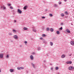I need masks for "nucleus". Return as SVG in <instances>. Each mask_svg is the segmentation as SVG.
Here are the masks:
<instances>
[{
	"mask_svg": "<svg viewBox=\"0 0 74 74\" xmlns=\"http://www.w3.org/2000/svg\"><path fill=\"white\" fill-rule=\"evenodd\" d=\"M13 32H16V30H15L14 29H13Z\"/></svg>",
	"mask_w": 74,
	"mask_h": 74,
	"instance_id": "obj_24",
	"label": "nucleus"
},
{
	"mask_svg": "<svg viewBox=\"0 0 74 74\" xmlns=\"http://www.w3.org/2000/svg\"><path fill=\"white\" fill-rule=\"evenodd\" d=\"M17 69L18 70L24 69V67H18L17 68Z\"/></svg>",
	"mask_w": 74,
	"mask_h": 74,
	"instance_id": "obj_1",
	"label": "nucleus"
},
{
	"mask_svg": "<svg viewBox=\"0 0 74 74\" xmlns=\"http://www.w3.org/2000/svg\"><path fill=\"white\" fill-rule=\"evenodd\" d=\"M11 5L10 4H8V6H11Z\"/></svg>",
	"mask_w": 74,
	"mask_h": 74,
	"instance_id": "obj_35",
	"label": "nucleus"
},
{
	"mask_svg": "<svg viewBox=\"0 0 74 74\" xmlns=\"http://www.w3.org/2000/svg\"><path fill=\"white\" fill-rule=\"evenodd\" d=\"M3 7L4 9L5 10V9L6 8L5 7V6H3Z\"/></svg>",
	"mask_w": 74,
	"mask_h": 74,
	"instance_id": "obj_30",
	"label": "nucleus"
},
{
	"mask_svg": "<svg viewBox=\"0 0 74 74\" xmlns=\"http://www.w3.org/2000/svg\"><path fill=\"white\" fill-rule=\"evenodd\" d=\"M27 7V5H26L23 8L24 10H26Z\"/></svg>",
	"mask_w": 74,
	"mask_h": 74,
	"instance_id": "obj_9",
	"label": "nucleus"
},
{
	"mask_svg": "<svg viewBox=\"0 0 74 74\" xmlns=\"http://www.w3.org/2000/svg\"><path fill=\"white\" fill-rule=\"evenodd\" d=\"M49 16H53V15H52V14H49Z\"/></svg>",
	"mask_w": 74,
	"mask_h": 74,
	"instance_id": "obj_21",
	"label": "nucleus"
},
{
	"mask_svg": "<svg viewBox=\"0 0 74 74\" xmlns=\"http://www.w3.org/2000/svg\"><path fill=\"white\" fill-rule=\"evenodd\" d=\"M55 69H56V70H58V69H59V68H58V67H57L55 68Z\"/></svg>",
	"mask_w": 74,
	"mask_h": 74,
	"instance_id": "obj_28",
	"label": "nucleus"
},
{
	"mask_svg": "<svg viewBox=\"0 0 74 74\" xmlns=\"http://www.w3.org/2000/svg\"><path fill=\"white\" fill-rule=\"evenodd\" d=\"M61 25H63V23H61Z\"/></svg>",
	"mask_w": 74,
	"mask_h": 74,
	"instance_id": "obj_40",
	"label": "nucleus"
},
{
	"mask_svg": "<svg viewBox=\"0 0 74 74\" xmlns=\"http://www.w3.org/2000/svg\"><path fill=\"white\" fill-rule=\"evenodd\" d=\"M70 70L71 71L74 70V67L72 66H70L69 67Z\"/></svg>",
	"mask_w": 74,
	"mask_h": 74,
	"instance_id": "obj_2",
	"label": "nucleus"
},
{
	"mask_svg": "<svg viewBox=\"0 0 74 74\" xmlns=\"http://www.w3.org/2000/svg\"><path fill=\"white\" fill-rule=\"evenodd\" d=\"M66 31L68 33H70V30L68 29H66Z\"/></svg>",
	"mask_w": 74,
	"mask_h": 74,
	"instance_id": "obj_4",
	"label": "nucleus"
},
{
	"mask_svg": "<svg viewBox=\"0 0 74 74\" xmlns=\"http://www.w3.org/2000/svg\"><path fill=\"white\" fill-rule=\"evenodd\" d=\"M41 18H42V19H45V17H44V16H43V17L42 16Z\"/></svg>",
	"mask_w": 74,
	"mask_h": 74,
	"instance_id": "obj_27",
	"label": "nucleus"
},
{
	"mask_svg": "<svg viewBox=\"0 0 74 74\" xmlns=\"http://www.w3.org/2000/svg\"><path fill=\"white\" fill-rule=\"evenodd\" d=\"M71 25H73L72 24H71Z\"/></svg>",
	"mask_w": 74,
	"mask_h": 74,
	"instance_id": "obj_44",
	"label": "nucleus"
},
{
	"mask_svg": "<svg viewBox=\"0 0 74 74\" xmlns=\"http://www.w3.org/2000/svg\"><path fill=\"white\" fill-rule=\"evenodd\" d=\"M25 44H26V43H27V41H25Z\"/></svg>",
	"mask_w": 74,
	"mask_h": 74,
	"instance_id": "obj_36",
	"label": "nucleus"
},
{
	"mask_svg": "<svg viewBox=\"0 0 74 74\" xmlns=\"http://www.w3.org/2000/svg\"><path fill=\"white\" fill-rule=\"evenodd\" d=\"M61 57L62 58H64L65 57V56H64V55H62V56Z\"/></svg>",
	"mask_w": 74,
	"mask_h": 74,
	"instance_id": "obj_18",
	"label": "nucleus"
},
{
	"mask_svg": "<svg viewBox=\"0 0 74 74\" xmlns=\"http://www.w3.org/2000/svg\"><path fill=\"white\" fill-rule=\"evenodd\" d=\"M54 7H58V5H56V4H55L54 5Z\"/></svg>",
	"mask_w": 74,
	"mask_h": 74,
	"instance_id": "obj_20",
	"label": "nucleus"
},
{
	"mask_svg": "<svg viewBox=\"0 0 74 74\" xmlns=\"http://www.w3.org/2000/svg\"><path fill=\"white\" fill-rule=\"evenodd\" d=\"M32 65L33 66V67L34 68V65L33 64H32Z\"/></svg>",
	"mask_w": 74,
	"mask_h": 74,
	"instance_id": "obj_26",
	"label": "nucleus"
},
{
	"mask_svg": "<svg viewBox=\"0 0 74 74\" xmlns=\"http://www.w3.org/2000/svg\"><path fill=\"white\" fill-rule=\"evenodd\" d=\"M42 37H45L46 35H45V34H42Z\"/></svg>",
	"mask_w": 74,
	"mask_h": 74,
	"instance_id": "obj_23",
	"label": "nucleus"
},
{
	"mask_svg": "<svg viewBox=\"0 0 74 74\" xmlns=\"http://www.w3.org/2000/svg\"><path fill=\"white\" fill-rule=\"evenodd\" d=\"M51 70H53V68H51Z\"/></svg>",
	"mask_w": 74,
	"mask_h": 74,
	"instance_id": "obj_39",
	"label": "nucleus"
},
{
	"mask_svg": "<svg viewBox=\"0 0 74 74\" xmlns=\"http://www.w3.org/2000/svg\"><path fill=\"white\" fill-rule=\"evenodd\" d=\"M72 45H74V42L73 41H71L70 42Z\"/></svg>",
	"mask_w": 74,
	"mask_h": 74,
	"instance_id": "obj_3",
	"label": "nucleus"
},
{
	"mask_svg": "<svg viewBox=\"0 0 74 74\" xmlns=\"http://www.w3.org/2000/svg\"><path fill=\"white\" fill-rule=\"evenodd\" d=\"M10 72H13V71H14V70H13V69H10Z\"/></svg>",
	"mask_w": 74,
	"mask_h": 74,
	"instance_id": "obj_13",
	"label": "nucleus"
},
{
	"mask_svg": "<svg viewBox=\"0 0 74 74\" xmlns=\"http://www.w3.org/2000/svg\"><path fill=\"white\" fill-rule=\"evenodd\" d=\"M10 8H11V9H14V8H13L12 6H10Z\"/></svg>",
	"mask_w": 74,
	"mask_h": 74,
	"instance_id": "obj_29",
	"label": "nucleus"
},
{
	"mask_svg": "<svg viewBox=\"0 0 74 74\" xmlns=\"http://www.w3.org/2000/svg\"><path fill=\"white\" fill-rule=\"evenodd\" d=\"M0 73H1V70H0Z\"/></svg>",
	"mask_w": 74,
	"mask_h": 74,
	"instance_id": "obj_43",
	"label": "nucleus"
},
{
	"mask_svg": "<svg viewBox=\"0 0 74 74\" xmlns=\"http://www.w3.org/2000/svg\"><path fill=\"white\" fill-rule=\"evenodd\" d=\"M58 3L59 4H61V2H60V1Z\"/></svg>",
	"mask_w": 74,
	"mask_h": 74,
	"instance_id": "obj_32",
	"label": "nucleus"
},
{
	"mask_svg": "<svg viewBox=\"0 0 74 74\" xmlns=\"http://www.w3.org/2000/svg\"><path fill=\"white\" fill-rule=\"evenodd\" d=\"M59 33H60V32H59L58 31L57 32V34H59Z\"/></svg>",
	"mask_w": 74,
	"mask_h": 74,
	"instance_id": "obj_22",
	"label": "nucleus"
},
{
	"mask_svg": "<svg viewBox=\"0 0 74 74\" xmlns=\"http://www.w3.org/2000/svg\"><path fill=\"white\" fill-rule=\"evenodd\" d=\"M18 12L19 13V14H21V13H22V11L21 10H20V9H18Z\"/></svg>",
	"mask_w": 74,
	"mask_h": 74,
	"instance_id": "obj_6",
	"label": "nucleus"
},
{
	"mask_svg": "<svg viewBox=\"0 0 74 74\" xmlns=\"http://www.w3.org/2000/svg\"><path fill=\"white\" fill-rule=\"evenodd\" d=\"M65 14L66 15H68L69 14V13H68V12H67V11L65 12Z\"/></svg>",
	"mask_w": 74,
	"mask_h": 74,
	"instance_id": "obj_19",
	"label": "nucleus"
},
{
	"mask_svg": "<svg viewBox=\"0 0 74 74\" xmlns=\"http://www.w3.org/2000/svg\"><path fill=\"white\" fill-rule=\"evenodd\" d=\"M20 47H22V46H20Z\"/></svg>",
	"mask_w": 74,
	"mask_h": 74,
	"instance_id": "obj_45",
	"label": "nucleus"
},
{
	"mask_svg": "<svg viewBox=\"0 0 74 74\" xmlns=\"http://www.w3.org/2000/svg\"><path fill=\"white\" fill-rule=\"evenodd\" d=\"M61 16H64V14L63 13H62L61 14Z\"/></svg>",
	"mask_w": 74,
	"mask_h": 74,
	"instance_id": "obj_17",
	"label": "nucleus"
},
{
	"mask_svg": "<svg viewBox=\"0 0 74 74\" xmlns=\"http://www.w3.org/2000/svg\"><path fill=\"white\" fill-rule=\"evenodd\" d=\"M71 54L69 55V56H71Z\"/></svg>",
	"mask_w": 74,
	"mask_h": 74,
	"instance_id": "obj_41",
	"label": "nucleus"
},
{
	"mask_svg": "<svg viewBox=\"0 0 74 74\" xmlns=\"http://www.w3.org/2000/svg\"><path fill=\"white\" fill-rule=\"evenodd\" d=\"M67 64H72V61H69L68 62H67Z\"/></svg>",
	"mask_w": 74,
	"mask_h": 74,
	"instance_id": "obj_7",
	"label": "nucleus"
},
{
	"mask_svg": "<svg viewBox=\"0 0 74 74\" xmlns=\"http://www.w3.org/2000/svg\"><path fill=\"white\" fill-rule=\"evenodd\" d=\"M32 54H33V55H34V54H35V53H32Z\"/></svg>",
	"mask_w": 74,
	"mask_h": 74,
	"instance_id": "obj_37",
	"label": "nucleus"
},
{
	"mask_svg": "<svg viewBox=\"0 0 74 74\" xmlns=\"http://www.w3.org/2000/svg\"><path fill=\"white\" fill-rule=\"evenodd\" d=\"M23 29H24V30H27V29H28L27 28H26V27H24L23 28Z\"/></svg>",
	"mask_w": 74,
	"mask_h": 74,
	"instance_id": "obj_11",
	"label": "nucleus"
},
{
	"mask_svg": "<svg viewBox=\"0 0 74 74\" xmlns=\"http://www.w3.org/2000/svg\"><path fill=\"white\" fill-rule=\"evenodd\" d=\"M65 1H67V0H65Z\"/></svg>",
	"mask_w": 74,
	"mask_h": 74,
	"instance_id": "obj_42",
	"label": "nucleus"
},
{
	"mask_svg": "<svg viewBox=\"0 0 74 74\" xmlns=\"http://www.w3.org/2000/svg\"><path fill=\"white\" fill-rule=\"evenodd\" d=\"M46 30H47V31L48 32L49 31V28H48V27H47L46 28Z\"/></svg>",
	"mask_w": 74,
	"mask_h": 74,
	"instance_id": "obj_14",
	"label": "nucleus"
},
{
	"mask_svg": "<svg viewBox=\"0 0 74 74\" xmlns=\"http://www.w3.org/2000/svg\"><path fill=\"white\" fill-rule=\"evenodd\" d=\"M12 33H8V35L9 36H12Z\"/></svg>",
	"mask_w": 74,
	"mask_h": 74,
	"instance_id": "obj_16",
	"label": "nucleus"
},
{
	"mask_svg": "<svg viewBox=\"0 0 74 74\" xmlns=\"http://www.w3.org/2000/svg\"><path fill=\"white\" fill-rule=\"evenodd\" d=\"M40 40H43V38H40Z\"/></svg>",
	"mask_w": 74,
	"mask_h": 74,
	"instance_id": "obj_34",
	"label": "nucleus"
},
{
	"mask_svg": "<svg viewBox=\"0 0 74 74\" xmlns=\"http://www.w3.org/2000/svg\"><path fill=\"white\" fill-rule=\"evenodd\" d=\"M60 30H62L63 29V28H62V27H61V28H60Z\"/></svg>",
	"mask_w": 74,
	"mask_h": 74,
	"instance_id": "obj_31",
	"label": "nucleus"
},
{
	"mask_svg": "<svg viewBox=\"0 0 74 74\" xmlns=\"http://www.w3.org/2000/svg\"><path fill=\"white\" fill-rule=\"evenodd\" d=\"M33 31L34 32H36V29H34V30H33Z\"/></svg>",
	"mask_w": 74,
	"mask_h": 74,
	"instance_id": "obj_25",
	"label": "nucleus"
},
{
	"mask_svg": "<svg viewBox=\"0 0 74 74\" xmlns=\"http://www.w3.org/2000/svg\"><path fill=\"white\" fill-rule=\"evenodd\" d=\"M13 38L15 39H17V38H18V36H17V35H14L13 36Z\"/></svg>",
	"mask_w": 74,
	"mask_h": 74,
	"instance_id": "obj_5",
	"label": "nucleus"
},
{
	"mask_svg": "<svg viewBox=\"0 0 74 74\" xmlns=\"http://www.w3.org/2000/svg\"><path fill=\"white\" fill-rule=\"evenodd\" d=\"M0 57L1 58H3V54H1L0 55Z\"/></svg>",
	"mask_w": 74,
	"mask_h": 74,
	"instance_id": "obj_8",
	"label": "nucleus"
},
{
	"mask_svg": "<svg viewBox=\"0 0 74 74\" xmlns=\"http://www.w3.org/2000/svg\"><path fill=\"white\" fill-rule=\"evenodd\" d=\"M16 22V20L14 21V23H15V22Z\"/></svg>",
	"mask_w": 74,
	"mask_h": 74,
	"instance_id": "obj_38",
	"label": "nucleus"
},
{
	"mask_svg": "<svg viewBox=\"0 0 74 74\" xmlns=\"http://www.w3.org/2000/svg\"><path fill=\"white\" fill-rule=\"evenodd\" d=\"M30 57L32 60H33V56L31 55L30 56Z\"/></svg>",
	"mask_w": 74,
	"mask_h": 74,
	"instance_id": "obj_12",
	"label": "nucleus"
},
{
	"mask_svg": "<svg viewBox=\"0 0 74 74\" xmlns=\"http://www.w3.org/2000/svg\"><path fill=\"white\" fill-rule=\"evenodd\" d=\"M50 31L51 32H53V29L52 28H51L50 29Z\"/></svg>",
	"mask_w": 74,
	"mask_h": 74,
	"instance_id": "obj_15",
	"label": "nucleus"
},
{
	"mask_svg": "<svg viewBox=\"0 0 74 74\" xmlns=\"http://www.w3.org/2000/svg\"><path fill=\"white\" fill-rule=\"evenodd\" d=\"M6 58H8V55H7L6 56Z\"/></svg>",
	"mask_w": 74,
	"mask_h": 74,
	"instance_id": "obj_33",
	"label": "nucleus"
},
{
	"mask_svg": "<svg viewBox=\"0 0 74 74\" xmlns=\"http://www.w3.org/2000/svg\"><path fill=\"white\" fill-rule=\"evenodd\" d=\"M50 44L51 46H52L53 45V42H50Z\"/></svg>",
	"mask_w": 74,
	"mask_h": 74,
	"instance_id": "obj_10",
	"label": "nucleus"
}]
</instances>
